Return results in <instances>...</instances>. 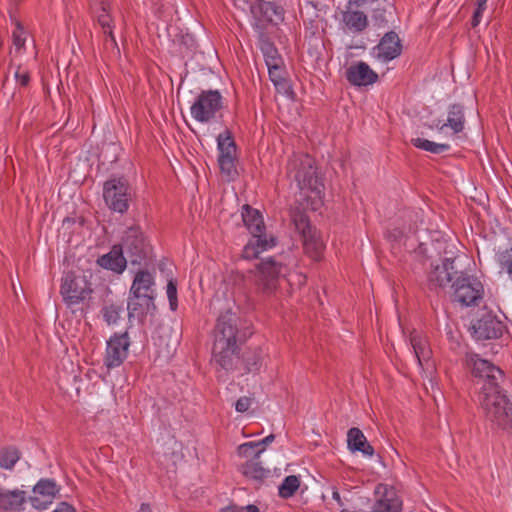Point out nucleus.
Segmentation results:
<instances>
[{
	"label": "nucleus",
	"instance_id": "26",
	"mask_svg": "<svg viewBox=\"0 0 512 512\" xmlns=\"http://www.w3.org/2000/svg\"><path fill=\"white\" fill-rule=\"evenodd\" d=\"M347 444L351 451H359L370 457L374 455V448L368 443L365 435L359 428L353 427L348 430Z\"/></svg>",
	"mask_w": 512,
	"mask_h": 512
},
{
	"label": "nucleus",
	"instance_id": "31",
	"mask_svg": "<svg viewBox=\"0 0 512 512\" xmlns=\"http://www.w3.org/2000/svg\"><path fill=\"white\" fill-rule=\"evenodd\" d=\"M275 440V435L270 434L259 441L246 442L238 447V454L241 457H249L258 449L264 448Z\"/></svg>",
	"mask_w": 512,
	"mask_h": 512
},
{
	"label": "nucleus",
	"instance_id": "15",
	"mask_svg": "<svg viewBox=\"0 0 512 512\" xmlns=\"http://www.w3.org/2000/svg\"><path fill=\"white\" fill-rule=\"evenodd\" d=\"M504 323L492 313H485L472 325L473 336L477 340L497 339L505 330Z\"/></svg>",
	"mask_w": 512,
	"mask_h": 512
},
{
	"label": "nucleus",
	"instance_id": "5",
	"mask_svg": "<svg viewBox=\"0 0 512 512\" xmlns=\"http://www.w3.org/2000/svg\"><path fill=\"white\" fill-rule=\"evenodd\" d=\"M464 363L476 379V383L481 385L479 394L488 393L502 386L505 380L504 372L492 362L480 358L476 353L467 352Z\"/></svg>",
	"mask_w": 512,
	"mask_h": 512
},
{
	"label": "nucleus",
	"instance_id": "11",
	"mask_svg": "<svg viewBox=\"0 0 512 512\" xmlns=\"http://www.w3.org/2000/svg\"><path fill=\"white\" fill-rule=\"evenodd\" d=\"M118 246L129 258L131 264H141L147 258L149 245L139 226L127 228Z\"/></svg>",
	"mask_w": 512,
	"mask_h": 512
},
{
	"label": "nucleus",
	"instance_id": "50",
	"mask_svg": "<svg viewBox=\"0 0 512 512\" xmlns=\"http://www.w3.org/2000/svg\"><path fill=\"white\" fill-rule=\"evenodd\" d=\"M342 512H346V511H342Z\"/></svg>",
	"mask_w": 512,
	"mask_h": 512
},
{
	"label": "nucleus",
	"instance_id": "18",
	"mask_svg": "<svg viewBox=\"0 0 512 512\" xmlns=\"http://www.w3.org/2000/svg\"><path fill=\"white\" fill-rule=\"evenodd\" d=\"M155 296L132 293L129 291L127 299L128 318L142 320L148 313L155 310Z\"/></svg>",
	"mask_w": 512,
	"mask_h": 512
},
{
	"label": "nucleus",
	"instance_id": "38",
	"mask_svg": "<svg viewBox=\"0 0 512 512\" xmlns=\"http://www.w3.org/2000/svg\"><path fill=\"white\" fill-rule=\"evenodd\" d=\"M497 261L500 268L504 270L512 281V248L498 254Z\"/></svg>",
	"mask_w": 512,
	"mask_h": 512
},
{
	"label": "nucleus",
	"instance_id": "47",
	"mask_svg": "<svg viewBox=\"0 0 512 512\" xmlns=\"http://www.w3.org/2000/svg\"><path fill=\"white\" fill-rule=\"evenodd\" d=\"M486 3H487V0H477V8L475 11H479V13H484V11L486 10Z\"/></svg>",
	"mask_w": 512,
	"mask_h": 512
},
{
	"label": "nucleus",
	"instance_id": "46",
	"mask_svg": "<svg viewBox=\"0 0 512 512\" xmlns=\"http://www.w3.org/2000/svg\"><path fill=\"white\" fill-rule=\"evenodd\" d=\"M482 15L483 14L479 13V11H474L472 20H471L472 27H477L480 24Z\"/></svg>",
	"mask_w": 512,
	"mask_h": 512
},
{
	"label": "nucleus",
	"instance_id": "39",
	"mask_svg": "<svg viewBox=\"0 0 512 512\" xmlns=\"http://www.w3.org/2000/svg\"><path fill=\"white\" fill-rule=\"evenodd\" d=\"M167 297L169 300L171 310L175 311L178 307V300H177V284L174 280L168 281Z\"/></svg>",
	"mask_w": 512,
	"mask_h": 512
},
{
	"label": "nucleus",
	"instance_id": "42",
	"mask_svg": "<svg viewBox=\"0 0 512 512\" xmlns=\"http://www.w3.org/2000/svg\"><path fill=\"white\" fill-rule=\"evenodd\" d=\"M15 78H16L17 83L22 87L28 86V84L30 82L29 72L25 69H21L20 67L15 72Z\"/></svg>",
	"mask_w": 512,
	"mask_h": 512
},
{
	"label": "nucleus",
	"instance_id": "10",
	"mask_svg": "<svg viewBox=\"0 0 512 512\" xmlns=\"http://www.w3.org/2000/svg\"><path fill=\"white\" fill-rule=\"evenodd\" d=\"M93 289L85 275H76L74 272H67L62 277L60 294L68 305H77L89 299Z\"/></svg>",
	"mask_w": 512,
	"mask_h": 512
},
{
	"label": "nucleus",
	"instance_id": "12",
	"mask_svg": "<svg viewBox=\"0 0 512 512\" xmlns=\"http://www.w3.org/2000/svg\"><path fill=\"white\" fill-rule=\"evenodd\" d=\"M293 221L296 229L301 233L305 254L314 261H320L324 251V244L316 229L310 225L308 217L299 214L294 217Z\"/></svg>",
	"mask_w": 512,
	"mask_h": 512
},
{
	"label": "nucleus",
	"instance_id": "7",
	"mask_svg": "<svg viewBox=\"0 0 512 512\" xmlns=\"http://www.w3.org/2000/svg\"><path fill=\"white\" fill-rule=\"evenodd\" d=\"M133 195V189L124 176H113L103 184L105 204L121 215L128 211Z\"/></svg>",
	"mask_w": 512,
	"mask_h": 512
},
{
	"label": "nucleus",
	"instance_id": "16",
	"mask_svg": "<svg viewBox=\"0 0 512 512\" xmlns=\"http://www.w3.org/2000/svg\"><path fill=\"white\" fill-rule=\"evenodd\" d=\"M59 492V487L52 479H41L33 488V495L29 497L31 505L38 510L46 509Z\"/></svg>",
	"mask_w": 512,
	"mask_h": 512
},
{
	"label": "nucleus",
	"instance_id": "19",
	"mask_svg": "<svg viewBox=\"0 0 512 512\" xmlns=\"http://www.w3.org/2000/svg\"><path fill=\"white\" fill-rule=\"evenodd\" d=\"M345 76L354 86L372 85L378 80V75L362 61L350 65L345 71Z\"/></svg>",
	"mask_w": 512,
	"mask_h": 512
},
{
	"label": "nucleus",
	"instance_id": "33",
	"mask_svg": "<svg viewBox=\"0 0 512 512\" xmlns=\"http://www.w3.org/2000/svg\"><path fill=\"white\" fill-rule=\"evenodd\" d=\"M411 143L416 148L428 151L433 154H442L450 149L448 144L435 143L424 138H414L411 140Z\"/></svg>",
	"mask_w": 512,
	"mask_h": 512
},
{
	"label": "nucleus",
	"instance_id": "48",
	"mask_svg": "<svg viewBox=\"0 0 512 512\" xmlns=\"http://www.w3.org/2000/svg\"><path fill=\"white\" fill-rule=\"evenodd\" d=\"M138 512H153L151 506L148 503H142Z\"/></svg>",
	"mask_w": 512,
	"mask_h": 512
},
{
	"label": "nucleus",
	"instance_id": "8",
	"mask_svg": "<svg viewBox=\"0 0 512 512\" xmlns=\"http://www.w3.org/2000/svg\"><path fill=\"white\" fill-rule=\"evenodd\" d=\"M223 97L218 90H203L197 96L190 108L192 117L201 123H207L221 118Z\"/></svg>",
	"mask_w": 512,
	"mask_h": 512
},
{
	"label": "nucleus",
	"instance_id": "30",
	"mask_svg": "<svg viewBox=\"0 0 512 512\" xmlns=\"http://www.w3.org/2000/svg\"><path fill=\"white\" fill-rule=\"evenodd\" d=\"M21 452L15 446H6L0 449V467L5 470H12L20 460Z\"/></svg>",
	"mask_w": 512,
	"mask_h": 512
},
{
	"label": "nucleus",
	"instance_id": "32",
	"mask_svg": "<svg viewBox=\"0 0 512 512\" xmlns=\"http://www.w3.org/2000/svg\"><path fill=\"white\" fill-rule=\"evenodd\" d=\"M344 21L350 30L363 31L368 24L367 16L361 11H350L344 16Z\"/></svg>",
	"mask_w": 512,
	"mask_h": 512
},
{
	"label": "nucleus",
	"instance_id": "25",
	"mask_svg": "<svg viewBox=\"0 0 512 512\" xmlns=\"http://www.w3.org/2000/svg\"><path fill=\"white\" fill-rule=\"evenodd\" d=\"M155 279L148 270H139L132 281L130 290L132 293L155 296Z\"/></svg>",
	"mask_w": 512,
	"mask_h": 512
},
{
	"label": "nucleus",
	"instance_id": "1",
	"mask_svg": "<svg viewBox=\"0 0 512 512\" xmlns=\"http://www.w3.org/2000/svg\"><path fill=\"white\" fill-rule=\"evenodd\" d=\"M251 334L248 328L240 327V318L230 309L218 316L213 330L211 364L219 378L238 368L240 345Z\"/></svg>",
	"mask_w": 512,
	"mask_h": 512
},
{
	"label": "nucleus",
	"instance_id": "28",
	"mask_svg": "<svg viewBox=\"0 0 512 512\" xmlns=\"http://www.w3.org/2000/svg\"><path fill=\"white\" fill-rule=\"evenodd\" d=\"M97 21L101 26L103 33L107 35L114 44H116V39L113 34V19L109 13V4L101 2V8L97 15Z\"/></svg>",
	"mask_w": 512,
	"mask_h": 512
},
{
	"label": "nucleus",
	"instance_id": "40",
	"mask_svg": "<svg viewBox=\"0 0 512 512\" xmlns=\"http://www.w3.org/2000/svg\"><path fill=\"white\" fill-rule=\"evenodd\" d=\"M262 9L270 21H273L272 14L275 15L278 19H280L283 14L282 8L273 2H265L262 6Z\"/></svg>",
	"mask_w": 512,
	"mask_h": 512
},
{
	"label": "nucleus",
	"instance_id": "20",
	"mask_svg": "<svg viewBox=\"0 0 512 512\" xmlns=\"http://www.w3.org/2000/svg\"><path fill=\"white\" fill-rule=\"evenodd\" d=\"M263 451L264 448L258 449L250 456L251 459L247 460L239 467L240 472L247 479L254 481L257 486L261 485L263 481L270 475V470L264 468L259 461L260 455Z\"/></svg>",
	"mask_w": 512,
	"mask_h": 512
},
{
	"label": "nucleus",
	"instance_id": "14",
	"mask_svg": "<svg viewBox=\"0 0 512 512\" xmlns=\"http://www.w3.org/2000/svg\"><path fill=\"white\" fill-rule=\"evenodd\" d=\"M130 346L127 332L115 333L107 341L104 364L108 369L119 367L128 355Z\"/></svg>",
	"mask_w": 512,
	"mask_h": 512
},
{
	"label": "nucleus",
	"instance_id": "36",
	"mask_svg": "<svg viewBox=\"0 0 512 512\" xmlns=\"http://www.w3.org/2000/svg\"><path fill=\"white\" fill-rule=\"evenodd\" d=\"M101 312L106 323L108 325H112L116 324L119 320L122 307L115 304H110L103 307Z\"/></svg>",
	"mask_w": 512,
	"mask_h": 512
},
{
	"label": "nucleus",
	"instance_id": "23",
	"mask_svg": "<svg viewBox=\"0 0 512 512\" xmlns=\"http://www.w3.org/2000/svg\"><path fill=\"white\" fill-rule=\"evenodd\" d=\"M465 125V114L464 107L461 104H452L448 108L447 121L443 122L438 120L435 123V127L439 131H443L445 127H449L453 130L454 134H458L463 131Z\"/></svg>",
	"mask_w": 512,
	"mask_h": 512
},
{
	"label": "nucleus",
	"instance_id": "49",
	"mask_svg": "<svg viewBox=\"0 0 512 512\" xmlns=\"http://www.w3.org/2000/svg\"><path fill=\"white\" fill-rule=\"evenodd\" d=\"M333 498H334L335 500H337L338 502L340 501V494H339V492H338V491H334V492H333Z\"/></svg>",
	"mask_w": 512,
	"mask_h": 512
},
{
	"label": "nucleus",
	"instance_id": "41",
	"mask_svg": "<svg viewBox=\"0 0 512 512\" xmlns=\"http://www.w3.org/2000/svg\"><path fill=\"white\" fill-rule=\"evenodd\" d=\"M13 44L17 49H21L25 45L24 29L20 23H17L16 29L12 33Z\"/></svg>",
	"mask_w": 512,
	"mask_h": 512
},
{
	"label": "nucleus",
	"instance_id": "2",
	"mask_svg": "<svg viewBox=\"0 0 512 512\" xmlns=\"http://www.w3.org/2000/svg\"><path fill=\"white\" fill-rule=\"evenodd\" d=\"M242 220L252 235V239L243 249V257L246 259L257 258L258 255L275 246L276 239L274 237L267 238L263 217L260 212L250 205L245 204L242 207Z\"/></svg>",
	"mask_w": 512,
	"mask_h": 512
},
{
	"label": "nucleus",
	"instance_id": "34",
	"mask_svg": "<svg viewBox=\"0 0 512 512\" xmlns=\"http://www.w3.org/2000/svg\"><path fill=\"white\" fill-rule=\"evenodd\" d=\"M300 486V479L296 475H289L284 478L283 482L279 486V495L288 499L292 497Z\"/></svg>",
	"mask_w": 512,
	"mask_h": 512
},
{
	"label": "nucleus",
	"instance_id": "35",
	"mask_svg": "<svg viewBox=\"0 0 512 512\" xmlns=\"http://www.w3.org/2000/svg\"><path fill=\"white\" fill-rule=\"evenodd\" d=\"M266 66L283 64L282 57L276 47L270 42H264L261 46Z\"/></svg>",
	"mask_w": 512,
	"mask_h": 512
},
{
	"label": "nucleus",
	"instance_id": "43",
	"mask_svg": "<svg viewBox=\"0 0 512 512\" xmlns=\"http://www.w3.org/2000/svg\"><path fill=\"white\" fill-rule=\"evenodd\" d=\"M226 512H259V508L253 504H249L246 506L232 504L226 508Z\"/></svg>",
	"mask_w": 512,
	"mask_h": 512
},
{
	"label": "nucleus",
	"instance_id": "17",
	"mask_svg": "<svg viewBox=\"0 0 512 512\" xmlns=\"http://www.w3.org/2000/svg\"><path fill=\"white\" fill-rule=\"evenodd\" d=\"M375 57L383 63L389 62L402 52V44L398 34L394 31L387 32L373 49Z\"/></svg>",
	"mask_w": 512,
	"mask_h": 512
},
{
	"label": "nucleus",
	"instance_id": "21",
	"mask_svg": "<svg viewBox=\"0 0 512 512\" xmlns=\"http://www.w3.org/2000/svg\"><path fill=\"white\" fill-rule=\"evenodd\" d=\"M458 274L454 267V259L446 258L442 265H437L430 271L428 279L429 283L435 287H445Z\"/></svg>",
	"mask_w": 512,
	"mask_h": 512
},
{
	"label": "nucleus",
	"instance_id": "44",
	"mask_svg": "<svg viewBox=\"0 0 512 512\" xmlns=\"http://www.w3.org/2000/svg\"><path fill=\"white\" fill-rule=\"evenodd\" d=\"M251 405V399L249 397H240L235 403V409L237 412H246Z\"/></svg>",
	"mask_w": 512,
	"mask_h": 512
},
{
	"label": "nucleus",
	"instance_id": "6",
	"mask_svg": "<svg viewBox=\"0 0 512 512\" xmlns=\"http://www.w3.org/2000/svg\"><path fill=\"white\" fill-rule=\"evenodd\" d=\"M286 266L274 257L262 259L250 270V277L257 292L272 295L278 288L279 280L285 276Z\"/></svg>",
	"mask_w": 512,
	"mask_h": 512
},
{
	"label": "nucleus",
	"instance_id": "9",
	"mask_svg": "<svg viewBox=\"0 0 512 512\" xmlns=\"http://www.w3.org/2000/svg\"><path fill=\"white\" fill-rule=\"evenodd\" d=\"M453 301L463 306L478 305L483 297L482 283L475 277L460 272L452 282Z\"/></svg>",
	"mask_w": 512,
	"mask_h": 512
},
{
	"label": "nucleus",
	"instance_id": "22",
	"mask_svg": "<svg viewBox=\"0 0 512 512\" xmlns=\"http://www.w3.org/2000/svg\"><path fill=\"white\" fill-rule=\"evenodd\" d=\"M97 263L104 269L121 274L126 268L127 259L125 258L121 247L114 245L107 254L98 258Z\"/></svg>",
	"mask_w": 512,
	"mask_h": 512
},
{
	"label": "nucleus",
	"instance_id": "27",
	"mask_svg": "<svg viewBox=\"0 0 512 512\" xmlns=\"http://www.w3.org/2000/svg\"><path fill=\"white\" fill-rule=\"evenodd\" d=\"M262 350L257 347L254 349H247L240 357V362L243 364V374L257 372L261 367Z\"/></svg>",
	"mask_w": 512,
	"mask_h": 512
},
{
	"label": "nucleus",
	"instance_id": "37",
	"mask_svg": "<svg viewBox=\"0 0 512 512\" xmlns=\"http://www.w3.org/2000/svg\"><path fill=\"white\" fill-rule=\"evenodd\" d=\"M269 72V78L272 83L277 87L283 85L285 82V71L283 68V64H275L271 66H267Z\"/></svg>",
	"mask_w": 512,
	"mask_h": 512
},
{
	"label": "nucleus",
	"instance_id": "3",
	"mask_svg": "<svg viewBox=\"0 0 512 512\" xmlns=\"http://www.w3.org/2000/svg\"><path fill=\"white\" fill-rule=\"evenodd\" d=\"M287 175L301 190L307 189L319 195L324 187L318 175L315 160L308 154L298 153L289 158Z\"/></svg>",
	"mask_w": 512,
	"mask_h": 512
},
{
	"label": "nucleus",
	"instance_id": "13",
	"mask_svg": "<svg viewBox=\"0 0 512 512\" xmlns=\"http://www.w3.org/2000/svg\"><path fill=\"white\" fill-rule=\"evenodd\" d=\"M217 149L219 152L218 165L221 173L226 175L229 179H233L235 175H237V146L228 129H225L224 132L217 136Z\"/></svg>",
	"mask_w": 512,
	"mask_h": 512
},
{
	"label": "nucleus",
	"instance_id": "45",
	"mask_svg": "<svg viewBox=\"0 0 512 512\" xmlns=\"http://www.w3.org/2000/svg\"><path fill=\"white\" fill-rule=\"evenodd\" d=\"M53 512H75V509L67 502H61Z\"/></svg>",
	"mask_w": 512,
	"mask_h": 512
},
{
	"label": "nucleus",
	"instance_id": "24",
	"mask_svg": "<svg viewBox=\"0 0 512 512\" xmlns=\"http://www.w3.org/2000/svg\"><path fill=\"white\" fill-rule=\"evenodd\" d=\"M26 502V492L23 490L0 489V510L20 511Z\"/></svg>",
	"mask_w": 512,
	"mask_h": 512
},
{
	"label": "nucleus",
	"instance_id": "4",
	"mask_svg": "<svg viewBox=\"0 0 512 512\" xmlns=\"http://www.w3.org/2000/svg\"><path fill=\"white\" fill-rule=\"evenodd\" d=\"M479 403L487 420L502 430L512 427V402L503 393L502 386L490 392L479 394Z\"/></svg>",
	"mask_w": 512,
	"mask_h": 512
},
{
	"label": "nucleus",
	"instance_id": "29",
	"mask_svg": "<svg viewBox=\"0 0 512 512\" xmlns=\"http://www.w3.org/2000/svg\"><path fill=\"white\" fill-rule=\"evenodd\" d=\"M410 341L419 365H422L423 362L428 361L430 358L431 350L428 346L426 338L419 335H412Z\"/></svg>",
	"mask_w": 512,
	"mask_h": 512
}]
</instances>
